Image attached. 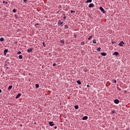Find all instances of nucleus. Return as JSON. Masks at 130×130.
<instances>
[{
  "label": "nucleus",
  "mask_w": 130,
  "mask_h": 130,
  "mask_svg": "<svg viewBox=\"0 0 130 130\" xmlns=\"http://www.w3.org/2000/svg\"><path fill=\"white\" fill-rule=\"evenodd\" d=\"M100 10L103 13V14H105L106 13V11L104 10V9L103 7H100Z\"/></svg>",
  "instance_id": "1"
},
{
  "label": "nucleus",
  "mask_w": 130,
  "mask_h": 130,
  "mask_svg": "<svg viewBox=\"0 0 130 130\" xmlns=\"http://www.w3.org/2000/svg\"><path fill=\"white\" fill-rule=\"evenodd\" d=\"M58 24H59V26H61V25H62V24H63V20H59L58 21Z\"/></svg>",
  "instance_id": "2"
},
{
  "label": "nucleus",
  "mask_w": 130,
  "mask_h": 130,
  "mask_svg": "<svg viewBox=\"0 0 130 130\" xmlns=\"http://www.w3.org/2000/svg\"><path fill=\"white\" fill-rule=\"evenodd\" d=\"M115 104H119V100L118 99H115L114 101Z\"/></svg>",
  "instance_id": "3"
},
{
  "label": "nucleus",
  "mask_w": 130,
  "mask_h": 130,
  "mask_svg": "<svg viewBox=\"0 0 130 130\" xmlns=\"http://www.w3.org/2000/svg\"><path fill=\"white\" fill-rule=\"evenodd\" d=\"M123 44H125L124 42H123V41H121L119 43L118 45H119V46H123Z\"/></svg>",
  "instance_id": "4"
},
{
  "label": "nucleus",
  "mask_w": 130,
  "mask_h": 130,
  "mask_svg": "<svg viewBox=\"0 0 130 130\" xmlns=\"http://www.w3.org/2000/svg\"><path fill=\"white\" fill-rule=\"evenodd\" d=\"M8 52V49H5L4 50V55L6 56Z\"/></svg>",
  "instance_id": "5"
},
{
  "label": "nucleus",
  "mask_w": 130,
  "mask_h": 130,
  "mask_svg": "<svg viewBox=\"0 0 130 130\" xmlns=\"http://www.w3.org/2000/svg\"><path fill=\"white\" fill-rule=\"evenodd\" d=\"M49 124L50 126H53L54 125V123L53 121H49Z\"/></svg>",
  "instance_id": "6"
},
{
  "label": "nucleus",
  "mask_w": 130,
  "mask_h": 130,
  "mask_svg": "<svg viewBox=\"0 0 130 130\" xmlns=\"http://www.w3.org/2000/svg\"><path fill=\"white\" fill-rule=\"evenodd\" d=\"M21 96V94L20 93H18V94L15 97L16 99H19Z\"/></svg>",
  "instance_id": "7"
},
{
  "label": "nucleus",
  "mask_w": 130,
  "mask_h": 130,
  "mask_svg": "<svg viewBox=\"0 0 130 130\" xmlns=\"http://www.w3.org/2000/svg\"><path fill=\"white\" fill-rule=\"evenodd\" d=\"M33 50V49L32 48H30V49H27V53H31Z\"/></svg>",
  "instance_id": "8"
},
{
  "label": "nucleus",
  "mask_w": 130,
  "mask_h": 130,
  "mask_svg": "<svg viewBox=\"0 0 130 130\" xmlns=\"http://www.w3.org/2000/svg\"><path fill=\"white\" fill-rule=\"evenodd\" d=\"M101 54L102 56H107V53L106 52H102L101 53Z\"/></svg>",
  "instance_id": "9"
},
{
  "label": "nucleus",
  "mask_w": 130,
  "mask_h": 130,
  "mask_svg": "<svg viewBox=\"0 0 130 130\" xmlns=\"http://www.w3.org/2000/svg\"><path fill=\"white\" fill-rule=\"evenodd\" d=\"M88 119V116H85L82 118L83 120H86Z\"/></svg>",
  "instance_id": "10"
},
{
  "label": "nucleus",
  "mask_w": 130,
  "mask_h": 130,
  "mask_svg": "<svg viewBox=\"0 0 130 130\" xmlns=\"http://www.w3.org/2000/svg\"><path fill=\"white\" fill-rule=\"evenodd\" d=\"M94 5L92 3H91L89 5L88 7L89 8H93L94 7Z\"/></svg>",
  "instance_id": "11"
},
{
  "label": "nucleus",
  "mask_w": 130,
  "mask_h": 130,
  "mask_svg": "<svg viewBox=\"0 0 130 130\" xmlns=\"http://www.w3.org/2000/svg\"><path fill=\"white\" fill-rule=\"evenodd\" d=\"M119 55V53L118 52H114L113 53V55L118 56Z\"/></svg>",
  "instance_id": "12"
},
{
  "label": "nucleus",
  "mask_w": 130,
  "mask_h": 130,
  "mask_svg": "<svg viewBox=\"0 0 130 130\" xmlns=\"http://www.w3.org/2000/svg\"><path fill=\"white\" fill-rule=\"evenodd\" d=\"M13 88V86L12 85H10L8 87V90H10L11 89H12V88Z\"/></svg>",
  "instance_id": "13"
},
{
  "label": "nucleus",
  "mask_w": 130,
  "mask_h": 130,
  "mask_svg": "<svg viewBox=\"0 0 130 130\" xmlns=\"http://www.w3.org/2000/svg\"><path fill=\"white\" fill-rule=\"evenodd\" d=\"M60 42H61V43L62 44V45H61V46L64 45V40H61L60 41Z\"/></svg>",
  "instance_id": "14"
},
{
  "label": "nucleus",
  "mask_w": 130,
  "mask_h": 130,
  "mask_svg": "<svg viewBox=\"0 0 130 130\" xmlns=\"http://www.w3.org/2000/svg\"><path fill=\"white\" fill-rule=\"evenodd\" d=\"M77 83L78 85H81V82L80 80H78V81H77Z\"/></svg>",
  "instance_id": "15"
},
{
  "label": "nucleus",
  "mask_w": 130,
  "mask_h": 130,
  "mask_svg": "<svg viewBox=\"0 0 130 130\" xmlns=\"http://www.w3.org/2000/svg\"><path fill=\"white\" fill-rule=\"evenodd\" d=\"M92 43L94 44H96V40L95 39H94L92 40Z\"/></svg>",
  "instance_id": "16"
},
{
  "label": "nucleus",
  "mask_w": 130,
  "mask_h": 130,
  "mask_svg": "<svg viewBox=\"0 0 130 130\" xmlns=\"http://www.w3.org/2000/svg\"><path fill=\"white\" fill-rule=\"evenodd\" d=\"M92 0H87L86 1V3H92Z\"/></svg>",
  "instance_id": "17"
},
{
  "label": "nucleus",
  "mask_w": 130,
  "mask_h": 130,
  "mask_svg": "<svg viewBox=\"0 0 130 130\" xmlns=\"http://www.w3.org/2000/svg\"><path fill=\"white\" fill-rule=\"evenodd\" d=\"M93 36H90V37H89V38H88V40H91V39H92Z\"/></svg>",
  "instance_id": "18"
},
{
  "label": "nucleus",
  "mask_w": 130,
  "mask_h": 130,
  "mask_svg": "<svg viewBox=\"0 0 130 130\" xmlns=\"http://www.w3.org/2000/svg\"><path fill=\"white\" fill-rule=\"evenodd\" d=\"M96 50H97L98 52H101V47L98 48L96 49Z\"/></svg>",
  "instance_id": "19"
},
{
  "label": "nucleus",
  "mask_w": 130,
  "mask_h": 130,
  "mask_svg": "<svg viewBox=\"0 0 130 130\" xmlns=\"http://www.w3.org/2000/svg\"><path fill=\"white\" fill-rule=\"evenodd\" d=\"M39 87H40L39 84H36V88L37 89V88H39Z\"/></svg>",
  "instance_id": "20"
},
{
  "label": "nucleus",
  "mask_w": 130,
  "mask_h": 130,
  "mask_svg": "<svg viewBox=\"0 0 130 130\" xmlns=\"http://www.w3.org/2000/svg\"><path fill=\"white\" fill-rule=\"evenodd\" d=\"M22 58H23L22 55H20L19 56V59H22Z\"/></svg>",
  "instance_id": "21"
},
{
  "label": "nucleus",
  "mask_w": 130,
  "mask_h": 130,
  "mask_svg": "<svg viewBox=\"0 0 130 130\" xmlns=\"http://www.w3.org/2000/svg\"><path fill=\"white\" fill-rule=\"evenodd\" d=\"M75 109L78 110L79 109V106L78 105H75Z\"/></svg>",
  "instance_id": "22"
},
{
  "label": "nucleus",
  "mask_w": 130,
  "mask_h": 130,
  "mask_svg": "<svg viewBox=\"0 0 130 130\" xmlns=\"http://www.w3.org/2000/svg\"><path fill=\"white\" fill-rule=\"evenodd\" d=\"M5 41V39L4 38H0V41Z\"/></svg>",
  "instance_id": "23"
},
{
  "label": "nucleus",
  "mask_w": 130,
  "mask_h": 130,
  "mask_svg": "<svg viewBox=\"0 0 130 130\" xmlns=\"http://www.w3.org/2000/svg\"><path fill=\"white\" fill-rule=\"evenodd\" d=\"M69 26L67 25H64V29H68Z\"/></svg>",
  "instance_id": "24"
},
{
  "label": "nucleus",
  "mask_w": 130,
  "mask_h": 130,
  "mask_svg": "<svg viewBox=\"0 0 130 130\" xmlns=\"http://www.w3.org/2000/svg\"><path fill=\"white\" fill-rule=\"evenodd\" d=\"M117 89L118 91H121V89L119 87H117Z\"/></svg>",
  "instance_id": "25"
},
{
  "label": "nucleus",
  "mask_w": 130,
  "mask_h": 130,
  "mask_svg": "<svg viewBox=\"0 0 130 130\" xmlns=\"http://www.w3.org/2000/svg\"><path fill=\"white\" fill-rule=\"evenodd\" d=\"M3 4H5V5H7V4H8V2H6L5 1H3Z\"/></svg>",
  "instance_id": "26"
},
{
  "label": "nucleus",
  "mask_w": 130,
  "mask_h": 130,
  "mask_svg": "<svg viewBox=\"0 0 130 130\" xmlns=\"http://www.w3.org/2000/svg\"><path fill=\"white\" fill-rule=\"evenodd\" d=\"M113 83L116 84L117 83V80H114V81L113 82Z\"/></svg>",
  "instance_id": "27"
},
{
  "label": "nucleus",
  "mask_w": 130,
  "mask_h": 130,
  "mask_svg": "<svg viewBox=\"0 0 130 130\" xmlns=\"http://www.w3.org/2000/svg\"><path fill=\"white\" fill-rule=\"evenodd\" d=\"M57 66V64L56 63H54L53 64V67H56Z\"/></svg>",
  "instance_id": "28"
},
{
  "label": "nucleus",
  "mask_w": 130,
  "mask_h": 130,
  "mask_svg": "<svg viewBox=\"0 0 130 130\" xmlns=\"http://www.w3.org/2000/svg\"><path fill=\"white\" fill-rule=\"evenodd\" d=\"M71 14H73V13H75V11H73V10H71Z\"/></svg>",
  "instance_id": "29"
},
{
  "label": "nucleus",
  "mask_w": 130,
  "mask_h": 130,
  "mask_svg": "<svg viewBox=\"0 0 130 130\" xmlns=\"http://www.w3.org/2000/svg\"><path fill=\"white\" fill-rule=\"evenodd\" d=\"M43 45L44 47H45L46 45L45 44V42H43Z\"/></svg>",
  "instance_id": "30"
},
{
  "label": "nucleus",
  "mask_w": 130,
  "mask_h": 130,
  "mask_svg": "<svg viewBox=\"0 0 130 130\" xmlns=\"http://www.w3.org/2000/svg\"><path fill=\"white\" fill-rule=\"evenodd\" d=\"M81 43L82 45H84V44H85L84 42H82Z\"/></svg>",
  "instance_id": "31"
},
{
  "label": "nucleus",
  "mask_w": 130,
  "mask_h": 130,
  "mask_svg": "<svg viewBox=\"0 0 130 130\" xmlns=\"http://www.w3.org/2000/svg\"><path fill=\"white\" fill-rule=\"evenodd\" d=\"M16 10L15 9L13 10V13H16Z\"/></svg>",
  "instance_id": "32"
},
{
  "label": "nucleus",
  "mask_w": 130,
  "mask_h": 130,
  "mask_svg": "<svg viewBox=\"0 0 130 130\" xmlns=\"http://www.w3.org/2000/svg\"><path fill=\"white\" fill-rule=\"evenodd\" d=\"M21 54V51H18V55H20V54Z\"/></svg>",
  "instance_id": "33"
},
{
  "label": "nucleus",
  "mask_w": 130,
  "mask_h": 130,
  "mask_svg": "<svg viewBox=\"0 0 130 130\" xmlns=\"http://www.w3.org/2000/svg\"><path fill=\"white\" fill-rule=\"evenodd\" d=\"M24 3H26L27 2V0H23Z\"/></svg>",
  "instance_id": "34"
},
{
  "label": "nucleus",
  "mask_w": 130,
  "mask_h": 130,
  "mask_svg": "<svg viewBox=\"0 0 130 130\" xmlns=\"http://www.w3.org/2000/svg\"><path fill=\"white\" fill-rule=\"evenodd\" d=\"M38 25H39V23H37L35 25V26L36 27L37 26H38Z\"/></svg>",
  "instance_id": "35"
},
{
  "label": "nucleus",
  "mask_w": 130,
  "mask_h": 130,
  "mask_svg": "<svg viewBox=\"0 0 130 130\" xmlns=\"http://www.w3.org/2000/svg\"><path fill=\"white\" fill-rule=\"evenodd\" d=\"M87 88H89L90 87V85L89 84L87 85Z\"/></svg>",
  "instance_id": "36"
},
{
  "label": "nucleus",
  "mask_w": 130,
  "mask_h": 130,
  "mask_svg": "<svg viewBox=\"0 0 130 130\" xmlns=\"http://www.w3.org/2000/svg\"><path fill=\"white\" fill-rule=\"evenodd\" d=\"M63 19H67V17L66 16H64L63 17Z\"/></svg>",
  "instance_id": "37"
},
{
  "label": "nucleus",
  "mask_w": 130,
  "mask_h": 130,
  "mask_svg": "<svg viewBox=\"0 0 130 130\" xmlns=\"http://www.w3.org/2000/svg\"><path fill=\"white\" fill-rule=\"evenodd\" d=\"M124 93H127V91L126 90H124Z\"/></svg>",
  "instance_id": "38"
},
{
  "label": "nucleus",
  "mask_w": 130,
  "mask_h": 130,
  "mask_svg": "<svg viewBox=\"0 0 130 130\" xmlns=\"http://www.w3.org/2000/svg\"><path fill=\"white\" fill-rule=\"evenodd\" d=\"M57 128V126H54V129H56Z\"/></svg>",
  "instance_id": "39"
},
{
  "label": "nucleus",
  "mask_w": 130,
  "mask_h": 130,
  "mask_svg": "<svg viewBox=\"0 0 130 130\" xmlns=\"http://www.w3.org/2000/svg\"><path fill=\"white\" fill-rule=\"evenodd\" d=\"M2 92V89H0V93H1Z\"/></svg>",
  "instance_id": "40"
},
{
  "label": "nucleus",
  "mask_w": 130,
  "mask_h": 130,
  "mask_svg": "<svg viewBox=\"0 0 130 130\" xmlns=\"http://www.w3.org/2000/svg\"><path fill=\"white\" fill-rule=\"evenodd\" d=\"M112 44H114V42H112Z\"/></svg>",
  "instance_id": "41"
},
{
  "label": "nucleus",
  "mask_w": 130,
  "mask_h": 130,
  "mask_svg": "<svg viewBox=\"0 0 130 130\" xmlns=\"http://www.w3.org/2000/svg\"><path fill=\"white\" fill-rule=\"evenodd\" d=\"M84 72H86V70H84Z\"/></svg>",
  "instance_id": "42"
},
{
  "label": "nucleus",
  "mask_w": 130,
  "mask_h": 130,
  "mask_svg": "<svg viewBox=\"0 0 130 130\" xmlns=\"http://www.w3.org/2000/svg\"><path fill=\"white\" fill-rule=\"evenodd\" d=\"M61 27H63V25H61Z\"/></svg>",
  "instance_id": "43"
},
{
  "label": "nucleus",
  "mask_w": 130,
  "mask_h": 130,
  "mask_svg": "<svg viewBox=\"0 0 130 130\" xmlns=\"http://www.w3.org/2000/svg\"><path fill=\"white\" fill-rule=\"evenodd\" d=\"M113 113H114V111H113Z\"/></svg>",
  "instance_id": "44"
}]
</instances>
